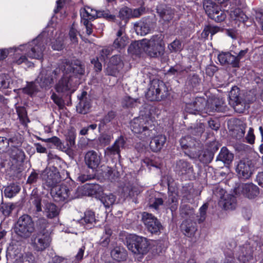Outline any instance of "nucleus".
<instances>
[{
    "label": "nucleus",
    "mask_w": 263,
    "mask_h": 263,
    "mask_svg": "<svg viewBox=\"0 0 263 263\" xmlns=\"http://www.w3.org/2000/svg\"><path fill=\"white\" fill-rule=\"evenodd\" d=\"M238 177L243 179L250 178L252 174V167L248 161L240 160L236 168Z\"/></svg>",
    "instance_id": "dca6fc26"
},
{
    "label": "nucleus",
    "mask_w": 263,
    "mask_h": 263,
    "mask_svg": "<svg viewBox=\"0 0 263 263\" xmlns=\"http://www.w3.org/2000/svg\"><path fill=\"white\" fill-rule=\"evenodd\" d=\"M80 100L79 104L77 106V110L81 114H87L91 107V100L86 91H83L80 96H78Z\"/></svg>",
    "instance_id": "a211bd4d"
},
{
    "label": "nucleus",
    "mask_w": 263,
    "mask_h": 263,
    "mask_svg": "<svg viewBox=\"0 0 263 263\" xmlns=\"http://www.w3.org/2000/svg\"><path fill=\"white\" fill-rule=\"evenodd\" d=\"M142 219L149 232L152 234H157L160 232L162 226L158 219L152 214L147 212L143 213Z\"/></svg>",
    "instance_id": "f8f14e48"
},
{
    "label": "nucleus",
    "mask_w": 263,
    "mask_h": 263,
    "mask_svg": "<svg viewBox=\"0 0 263 263\" xmlns=\"http://www.w3.org/2000/svg\"><path fill=\"white\" fill-rule=\"evenodd\" d=\"M134 28L137 34L145 35L150 32L152 25L149 20H141L135 24Z\"/></svg>",
    "instance_id": "393cba45"
},
{
    "label": "nucleus",
    "mask_w": 263,
    "mask_h": 263,
    "mask_svg": "<svg viewBox=\"0 0 263 263\" xmlns=\"http://www.w3.org/2000/svg\"><path fill=\"white\" fill-rule=\"evenodd\" d=\"M87 189L91 195H100L103 191L102 187L98 184H89L87 185Z\"/></svg>",
    "instance_id": "09e8293b"
},
{
    "label": "nucleus",
    "mask_w": 263,
    "mask_h": 263,
    "mask_svg": "<svg viewBox=\"0 0 263 263\" xmlns=\"http://www.w3.org/2000/svg\"><path fill=\"white\" fill-rule=\"evenodd\" d=\"M85 161L88 167L95 170L100 163L101 158L97 152L90 151L85 154Z\"/></svg>",
    "instance_id": "4be33fe9"
},
{
    "label": "nucleus",
    "mask_w": 263,
    "mask_h": 263,
    "mask_svg": "<svg viewBox=\"0 0 263 263\" xmlns=\"http://www.w3.org/2000/svg\"><path fill=\"white\" fill-rule=\"evenodd\" d=\"M230 16L231 18L234 21L244 23L248 20L247 16L239 8H235L230 11Z\"/></svg>",
    "instance_id": "e433bc0d"
},
{
    "label": "nucleus",
    "mask_w": 263,
    "mask_h": 263,
    "mask_svg": "<svg viewBox=\"0 0 263 263\" xmlns=\"http://www.w3.org/2000/svg\"><path fill=\"white\" fill-rule=\"evenodd\" d=\"M45 31L39 35L36 39L27 44L21 45L15 48V52L18 54L19 51L23 52L28 57L31 59H42L43 57V51L45 49L44 37L47 32L49 37L53 34V28L48 27Z\"/></svg>",
    "instance_id": "f03ea898"
},
{
    "label": "nucleus",
    "mask_w": 263,
    "mask_h": 263,
    "mask_svg": "<svg viewBox=\"0 0 263 263\" xmlns=\"http://www.w3.org/2000/svg\"><path fill=\"white\" fill-rule=\"evenodd\" d=\"M128 43V38L125 32V28L121 26L117 33V38L114 41L113 46L116 48L122 49Z\"/></svg>",
    "instance_id": "b1692460"
},
{
    "label": "nucleus",
    "mask_w": 263,
    "mask_h": 263,
    "mask_svg": "<svg viewBox=\"0 0 263 263\" xmlns=\"http://www.w3.org/2000/svg\"><path fill=\"white\" fill-rule=\"evenodd\" d=\"M122 194L124 197L134 196L133 188L130 184L123 186L122 190Z\"/></svg>",
    "instance_id": "6e6d98bb"
},
{
    "label": "nucleus",
    "mask_w": 263,
    "mask_h": 263,
    "mask_svg": "<svg viewBox=\"0 0 263 263\" xmlns=\"http://www.w3.org/2000/svg\"><path fill=\"white\" fill-rule=\"evenodd\" d=\"M137 46L151 57H161L164 51V44L161 35H153L149 40L143 39Z\"/></svg>",
    "instance_id": "39448f33"
},
{
    "label": "nucleus",
    "mask_w": 263,
    "mask_h": 263,
    "mask_svg": "<svg viewBox=\"0 0 263 263\" xmlns=\"http://www.w3.org/2000/svg\"><path fill=\"white\" fill-rule=\"evenodd\" d=\"M208 204H203L199 209V214L197 216L198 222L200 223L203 222L206 216V211L208 208Z\"/></svg>",
    "instance_id": "8fccbe9b"
},
{
    "label": "nucleus",
    "mask_w": 263,
    "mask_h": 263,
    "mask_svg": "<svg viewBox=\"0 0 263 263\" xmlns=\"http://www.w3.org/2000/svg\"><path fill=\"white\" fill-rule=\"evenodd\" d=\"M111 235V230L108 227H105L103 234L100 240V244L103 247H107L110 241V237Z\"/></svg>",
    "instance_id": "ea45409f"
},
{
    "label": "nucleus",
    "mask_w": 263,
    "mask_h": 263,
    "mask_svg": "<svg viewBox=\"0 0 263 263\" xmlns=\"http://www.w3.org/2000/svg\"><path fill=\"white\" fill-rule=\"evenodd\" d=\"M218 59L222 65H231L233 67H238V62L235 55L229 52H221L218 55Z\"/></svg>",
    "instance_id": "a878e982"
},
{
    "label": "nucleus",
    "mask_w": 263,
    "mask_h": 263,
    "mask_svg": "<svg viewBox=\"0 0 263 263\" xmlns=\"http://www.w3.org/2000/svg\"><path fill=\"white\" fill-rule=\"evenodd\" d=\"M111 256L115 260L120 261L126 259L127 253L123 248L116 247L111 250Z\"/></svg>",
    "instance_id": "c9c22d12"
},
{
    "label": "nucleus",
    "mask_w": 263,
    "mask_h": 263,
    "mask_svg": "<svg viewBox=\"0 0 263 263\" xmlns=\"http://www.w3.org/2000/svg\"><path fill=\"white\" fill-rule=\"evenodd\" d=\"M15 140V138L7 139L5 137H0V153L4 152L10 143H13Z\"/></svg>",
    "instance_id": "3c124183"
},
{
    "label": "nucleus",
    "mask_w": 263,
    "mask_h": 263,
    "mask_svg": "<svg viewBox=\"0 0 263 263\" xmlns=\"http://www.w3.org/2000/svg\"><path fill=\"white\" fill-rule=\"evenodd\" d=\"M238 191L249 199L255 198L259 193L258 186L252 183L240 184L238 187Z\"/></svg>",
    "instance_id": "2eb2a0df"
},
{
    "label": "nucleus",
    "mask_w": 263,
    "mask_h": 263,
    "mask_svg": "<svg viewBox=\"0 0 263 263\" xmlns=\"http://www.w3.org/2000/svg\"><path fill=\"white\" fill-rule=\"evenodd\" d=\"M168 95L164 83L159 80H153L146 94L147 99L151 101H160Z\"/></svg>",
    "instance_id": "1a4fd4ad"
},
{
    "label": "nucleus",
    "mask_w": 263,
    "mask_h": 263,
    "mask_svg": "<svg viewBox=\"0 0 263 263\" xmlns=\"http://www.w3.org/2000/svg\"><path fill=\"white\" fill-rule=\"evenodd\" d=\"M226 17V15L225 13L221 11L219 8L218 12L217 13H215L211 18L216 22H220L224 20Z\"/></svg>",
    "instance_id": "13d9d810"
},
{
    "label": "nucleus",
    "mask_w": 263,
    "mask_h": 263,
    "mask_svg": "<svg viewBox=\"0 0 263 263\" xmlns=\"http://www.w3.org/2000/svg\"><path fill=\"white\" fill-rule=\"evenodd\" d=\"M219 205L225 210H233L236 206V197L230 194H224L219 201Z\"/></svg>",
    "instance_id": "5701e85b"
},
{
    "label": "nucleus",
    "mask_w": 263,
    "mask_h": 263,
    "mask_svg": "<svg viewBox=\"0 0 263 263\" xmlns=\"http://www.w3.org/2000/svg\"><path fill=\"white\" fill-rule=\"evenodd\" d=\"M116 200V196L111 193L104 194L101 198V202L106 208H109L112 205L115 203Z\"/></svg>",
    "instance_id": "37998d69"
},
{
    "label": "nucleus",
    "mask_w": 263,
    "mask_h": 263,
    "mask_svg": "<svg viewBox=\"0 0 263 263\" xmlns=\"http://www.w3.org/2000/svg\"><path fill=\"white\" fill-rule=\"evenodd\" d=\"M8 153L13 164L21 162L25 158L24 152L15 146H13L9 149Z\"/></svg>",
    "instance_id": "c85d7f7f"
},
{
    "label": "nucleus",
    "mask_w": 263,
    "mask_h": 263,
    "mask_svg": "<svg viewBox=\"0 0 263 263\" xmlns=\"http://www.w3.org/2000/svg\"><path fill=\"white\" fill-rule=\"evenodd\" d=\"M41 177L44 180L45 184L51 189L56 187L61 181L59 173L50 170L44 171L41 174Z\"/></svg>",
    "instance_id": "4468645a"
},
{
    "label": "nucleus",
    "mask_w": 263,
    "mask_h": 263,
    "mask_svg": "<svg viewBox=\"0 0 263 263\" xmlns=\"http://www.w3.org/2000/svg\"><path fill=\"white\" fill-rule=\"evenodd\" d=\"M157 11L159 13L160 17L164 21H170L174 17V10L170 7H166L162 10L158 9Z\"/></svg>",
    "instance_id": "58836bf2"
},
{
    "label": "nucleus",
    "mask_w": 263,
    "mask_h": 263,
    "mask_svg": "<svg viewBox=\"0 0 263 263\" xmlns=\"http://www.w3.org/2000/svg\"><path fill=\"white\" fill-rule=\"evenodd\" d=\"M69 37L70 39V40L73 43H76L78 42V38L77 37L78 34L77 30L74 28V27L72 26L70 31H69Z\"/></svg>",
    "instance_id": "774afa93"
},
{
    "label": "nucleus",
    "mask_w": 263,
    "mask_h": 263,
    "mask_svg": "<svg viewBox=\"0 0 263 263\" xmlns=\"http://www.w3.org/2000/svg\"><path fill=\"white\" fill-rule=\"evenodd\" d=\"M14 208V206L12 204H4L2 206V212L3 214L7 216L10 215V214L11 213L12 210Z\"/></svg>",
    "instance_id": "0e129e2a"
},
{
    "label": "nucleus",
    "mask_w": 263,
    "mask_h": 263,
    "mask_svg": "<svg viewBox=\"0 0 263 263\" xmlns=\"http://www.w3.org/2000/svg\"><path fill=\"white\" fill-rule=\"evenodd\" d=\"M181 229L183 234L189 237L194 236L197 230L195 223L192 221L187 220L182 223Z\"/></svg>",
    "instance_id": "c756f323"
},
{
    "label": "nucleus",
    "mask_w": 263,
    "mask_h": 263,
    "mask_svg": "<svg viewBox=\"0 0 263 263\" xmlns=\"http://www.w3.org/2000/svg\"><path fill=\"white\" fill-rule=\"evenodd\" d=\"M188 156L192 159L198 158L199 161L203 163L210 162L213 158L212 154L208 151H202L199 154V147L196 151L190 150Z\"/></svg>",
    "instance_id": "412c9836"
},
{
    "label": "nucleus",
    "mask_w": 263,
    "mask_h": 263,
    "mask_svg": "<svg viewBox=\"0 0 263 263\" xmlns=\"http://www.w3.org/2000/svg\"><path fill=\"white\" fill-rule=\"evenodd\" d=\"M31 200H32L33 204L36 208V211L37 212H41L42 211L41 198L38 196L32 195L31 197Z\"/></svg>",
    "instance_id": "4d7b16f0"
},
{
    "label": "nucleus",
    "mask_w": 263,
    "mask_h": 263,
    "mask_svg": "<svg viewBox=\"0 0 263 263\" xmlns=\"http://www.w3.org/2000/svg\"><path fill=\"white\" fill-rule=\"evenodd\" d=\"M168 49L171 52H176L182 49L181 42L178 40H174L168 45Z\"/></svg>",
    "instance_id": "864d4df0"
},
{
    "label": "nucleus",
    "mask_w": 263,
    "mask_h": 263,
    "mask_svg": "<svg viewBox=\"0 0 263 263\" xmlns=\"http://www.w3.org/2000/svg\"><path fill=\"white\" fill-rule=\"evenodd\" d=\"M78 221L86 229L92 228L96 223L95 213L91 211H86L84 213V217Z\"/></svg>",
    "instance_id": "cd10ccee"
},
{
    "label": "nucleus",
    "mask_w": 263,
    "mask_h": 263,
    "mask_svg": "<svg viewBox=\"0 0 263 263\" xmlns=\"http://www.w3.org/2000/svg\"><path fill=\"white\" fill-rule=\"evenodd\" d=\"M253 131V129L252 127H250L246 138L247 142L251 144H252L254 143L255 138Z\"/></svg>",
    "instance_id": "69168bd1"
},
{
    "label": "nucleus",
    "mask_w": 263,
    "mask_h": 263,
    "mask_svg": "<svg viewBox=\"0 0 263 263\" xmlns=\"http://www.w3.org/2000/svg\"><path fill=\"white\" fill-rule=\"evenodd\" d=\"M125 140L123 137L120 136L114 142V144L107 147L105 151V155L108 156L117 155L120 157V151L125 147Z\"/></svg>",
    "instance_id": "6ab92c4d"
},
{
    "label": "nucleus",
    "mask_w": 263,
    "mask_h": 263,
    "mask_svg": "<svg viewBox=\"0 0 263 263\" xmlns=\"http://www.w3.org/2000/svg\"><path fill=\"white\" fill-rule=\"evenodd\" d=\"M252 250L249 246H247L241 248L238 259L240 261L246 263L252 259Z\"/></svg>",
    "instance_id": "72a5a7b5"
},
{
    "label": "nucleus",
    "mask_w": 263,
    "mask_h": 263,
    "mask_svg": "<svg viewBox=\"0 0 263 263\" xmlns=\"http://www.w3.org/2000/svg\"><path fill=\"white\" fill-rule=\"evenodd\" d=\"M239 92V88L237 86H234L230 90L229 95L230 100L233 102V106L235 111L241 113L245 110V107L242 104Z\"/></svg>",
    "instance_id": "f3484780"
},
{
    "label": "nucleus",
    "mask_w": 263,
    "mask_h": 263,
    "mask_svg": "<svg viewBox=\"0 0 263 263\" xmlns=\"http://www.w3.org/2000/svg\"><path fill=\"white\" fill-rule=\"evenodd\" d=\"M12 84L11 80L8 75L0 74V90L9 88Z\"/></svg>",
    "instance_id": "a18cd8bd"
},
{
    "label": "nucleus",
    "mask_w": 263,
    "mask_h": 263,
    "mask_svg": "<svg viewBox=\"0 0 263 263\" xmlns=\"http://www.w3.org/2000/svg\"><path fill=\"white\" fill-rule=\"evenodd\" d=\"M34 231V222L31 216L27 214L20 216L14 228L15 234L22 239L30 237Z\"/></svg>",
    "instance_id": "6e6552de"
},
{
    "label": "nucleus",
    "mask_w": 263,
    "mask_h": 263,
    "mask_svg": "<svg viewBox=\"0 0 263 263\" xmlns=\"http://www.w3.org/2000/svg\"><path fill=\"white\" fill-rule=\"evenodd\" d=\"M112 137L111 136L107 134H102L99 138L100 143L103 145H107L111 140Z\"/></svg>",
    "instance_id": "680f3d73"
},
{
    "label": "nucleus",
    "mask_w": 263,
    "mask_h": 263,
    "mask_svg": "<svg viewBox=\"0 0 263 263\" xmlns=\"http://www.w3.org/2000/svg\"><path fill=\"white\" fill-rule=\"evenodd\" d=\"M42 140L46 143H52L57 148L61 151H64L66 149L64 143L57 137L54 136L50 138L42 139Z\"/></svg>",
    "instance_id": "a19ab883"
},
{
    "label": "nucleus",
    "mask_w": 263,
    "mask_h": 263,
    "mask_svg": "<svg viewBox=\"0 0 263 263\" xmlns=\"http://www.w3.org/2000/svg\"><path fill=\"white\" fill-rule=\"evenodd\" d=\"M180 214L182 217L185 218H193L194 210L189 205H183L180 209Z\"/></svg>",
    "instance_id": "c03bdc74"
},
{
    "label": "nucleus",
    "mask_w": 263,
    "mask_h": 263,
    "mask_svg": "<svg viewBox=\"0 0 263 263\" xmlns=\"http://www.w3.org/2000/svg\"><path fill=\"white\" fill-rule=\"evenodd\" d=\"M176 170L181 174H185L192 172L193 166L187 162L180 160L177 162Z\"/></svg>",
    "instance_id": "4c0bfd02"
},
{
    "label": "nucleus",
    "mask_w": 263,
    "mask_h": 263,
    "mask_svg": "<svg viewBox=\"0 0 263 263\" xmlns=\"http://www.w3.org/2000/svg\"><path fill=\"white\" fill-rule=\"evenodd\" d=\"M218 99L213 101H206L204 98L197 97L192 102L186 103L185 110L193 114H196L197 111H204L209 114L214 111H220L221 106L218 104Z\"/></svg>",
    "instance_id": "20e7f679"
},
{
    "label": "nucleus",
    "mask_w": 263,
    "mask_h": 263,
    "mask_svg": "<svg viewBox=\"0 0 263 263\" xmlns=\"http://www.w3.org/2000/svg\"><path fill=\"white\" fill-rule=\"evenodd\" d=\"M233 154L226 147H223L218 156L217 159L226 164H230L233 160Z\"/></svg>",
    "instance_id": "f704fd0d"
},
{
    "label": "nucleus",
    "mask_w": 263,
    "mask_h": 263,
    "mask_svg": "<svg viewBox=\"0 0 263 263\" xmlns=\"http://www.w3.org/2000/svg\"><path fill=\"white\" fill-rule=\"evenodd\" d=\"M203 8L210 18L215 13H217L219 10V7L216 5L212 0H204L203 3Z\"/></svg>",
    "instance_id": "473e14b6"
},
{
    "label": "nucleus",
    "mask_w": 263,
    "mask_h": 263,
    "mask_svg": "<svg viewBox=\"0 0 263 263\" xmlns=\"http://www.w3.org/2000/svg\"><path fill=\"white\" fill-rule=\"evenodd\" d=\"M71 189L66 184H61L51 189V194L53 199L57 201H63L68 199L69 198H72L73 197H70Z\"/></svg>",
    "instance_id": "ddd939ff"
},
{
    "label": "nucleus",
    "mask_w": 263,
    "mask_h": 263,
    "mask_svg": "<svg viewBox=\"0 0 263 263\" xmlns=\"http://www.w3.org/2000/svg\"><path fill=\"white\" fill-rule=\"evenodd\" d=\"M60 72V69L55 68L54 70L49 69H42L35 82H31L23 89L24 93L32 96L39 91L36 83H38L41 87L47 88L50 86L54 82V78L58 73Z\"/></svg>",
    "instance_id": "7ed1b4c3"
},
{
    "label": "nucleus",
    "mask_w": 263,
    "mask_h": 263,
    "mask_svg": "<svg viewBox=\"0 0 263 263\" xmlns=\"http://www.w3.org/2000/svg\"><path fill=\"white\" fill-rule=\"evenodd\" d=\"M81 22L91 21L96 18L103 17L108 20H114L115 16L110 14L108 10H99L85 6L80 9Z\"/></svg>",
    "instance_id": "9d476101"
},
{
    "label": "nucleus",
    "mask_w": 263,
    "mask_h": 263,
    "mask_svg": "<svg viewBox=\"0 0 263 263\" xmlns=\"http://www.w3.org/2000/svg\"><path fill=\"white\" fill-rule=\"evenodd\" d=\"M167 202L169 205H171L170 206L171 210L172 211H175L177 208V198L175 196L171 195L168 196Z\"/></svg>",
    "instance_id": "bf43d9fd"
},
{
    "label": "nucleus",
    "mask_w": 263,
    "mask_h": 263,
    "mask_svg": "<svg viewBox=\"0 0 263 263\" xmlns=\"http://www.w3.org/2000/svg\"><path fill=\"white\" fill-rule=\"evenodd\" d=\"M85 247L84 246L81 247L78 250L77 254L75 256V261L76 262L80 261L83 257Z\"/></svg>",
    "instance_id": "338daca9"
},
{
    "label": "nucleus",
    "mask_w": 263,
    "mask_h": 263,
    "mask_svg": "<svg viewBox=\"0 0 263 263\" xmlns=\"http://www.w3.org/2000/svg\"><path fill=\"white\" fill-rule=\"evenodd\" d=\"M60 69V72L55 76L57 79L61 73L62 78L55 86L57 92L64 93L70 91L72 93L76 90V86L79 84L77 77L82 75L84 72V67L80 61L76 60L70 63L66 62L63 64Z\"/></svg>",
    "instance_id": "f257e3e1"
},
{
    "label": "nucleus",
    "mask_w": 263,
    "mask_h": 263,
    "mask_svg": "<svg viewBox=\"0 0 263 263\" xmlns=\"http://www.w3.org/2000/svg\"><path fill=\"white\" fill-rule=\"evenodd\" d=\"M149 246V243L146 238L137 235L133 236L131 240L127 244L129 250L138 254H146Z\"/></svg>",
    "instance_id": "9b49d317"
},
{
    "label": "nucleus",
    "mask_w": 263,
    "mask_h": 263,
    "mask_svg": "<svg viewBox=\"0 0 263 263\" xmlns=\"http://www.w3.org/2000/svg\"><path fill=\"white\" fill-rule=\"evenodd\" d=\"M180 143L182 148L187 149L185 152L187 155H188L190 150L196 151L199 145L198 142L190 136H186L181 138Z\"/></svg>",
    "instance_id": "bb28decb"
},
{
    "label": "nucleus",
    "mask_w": 263,
    "mask_h": 263,
    "mask_svg": "<svg viewBox=\"0 0 263 263\" xmlns=\"http://www.w3.org/2000/svg\"><path fill=\"white\" fill-rule=\"evenodd\" d=\"M44 213L47 218H53L59 215L60 209L55 204L47 202L44 205Z\"/></svg>",
    "instance_id": "7c9ffc66"
},
{
    "label": "nucleus",
    "mask_w": 263,
    "mask_h": 263,
    "mask_svg": "<svg viewBox=\"0 0 263 263\" xmlns=\"http://www.w3.org/2000/svg\"><path fill=\"white\" fill-rule=\"evenodd\" d=\"M123 67V64L120 57L112 56L110 59L109 65L107 67V73L109 75L117 76Z\"/></svg>",
    "instance_id": "aec40b11"
},
{
    "label": "nucleus",
    "mask_w": 263,
    "mask_h": 263,
    "mask_svg": "<svg viewBox=\"0 0 263 263\" xmlns=\"http://www.w3.org/2000/svg\"><path fill=\"white\" fill-rule=\"evenodd\" d=\"M13 63L17 65H20L22 63H26L28 66H30L32 64L31 63L28 62L27 59L25 55H22L20 57L16 56L13 60Z\"/></svg>",
    "instance_id": "052dcab7"
},
{
    "label": "nucleus",
    "mask_w": 263,
    "mask_h": 263,
    "mask_svg": "<svg viewBox=\"0 0 263 263\" xmlns=\"http://www.w3.org/2000/svg\"><path fill=\"white\" fill-rule=\"evenodd\" d=\"M116 116L115 112L113 111H110L108 114L105 115L102 120V122L103 124H107L112 120Z\"/></svg>",
    "instance_id": "e2e57ef3"
},
{
    "label": "nucleus",
    "mask_w": 263,
    "mask_h": 263,
    "mask_svg": "<svg viewBox=\"0 0 263 263\" xmlns=\"http://www.w3.org/2000/svg\"><path fill=\"white\" fill-rule=\"evenodd\" d=\"M153 119L149 115L135 118L130 122V128L133 133L141 134V138L149 137L152 136Z\"/></svg>",
    "instance_id": "0eeeda50"
},
{
    "label": "nucleus",
    "mask_w": 263,
    "mask_h": 263,
    "mask_svg": "<svg viewBox=\"0 0 263 263\" xmlns=\"http://www.w3.org/2000/svg\"><path fill=\"white\" fill-rule=\"evenodd\" d=\"M130 12H132V9L127 7H123L119 11V15L122 20L123 24L122 26H123V27L127 23V18L130 17Z\"/></svg>",
    "instance_id": "49530a36"
},
{
    "label": "nucleus",
    "mask_w": 263,
    "mask_h": 263,
    "mask_svg": "<svg viewBox=\"0 0 263 263\" xmlns=\"http://www.w3.org/2000/svg\"><path fill=\"white\" fill-rule=\"evenodd\" d=\"M34 257L30 253H25L20 258L18 263H33Z\"/></svg>",
    "instance_id": "5fc2aeb1"
},
{
    "label": "nucleus",
    "mask_w": 263,
    "mask_h": 263,
    "mask_svg": "<svg viewBox=\"0 0 263 263\" xmlns=\"http://www.w3.org/2000/svg\"><path fill=\"white\" fill-rule=\"evenodd\" d=\"M166 142V137L164 135H158L155 137L151 141L149 146L154 152H158L163 147Z\"/></svg>",
    "instance_id": "2f4dec72"
},
{
    "label": "nucleus",
    "mask_w": 263,
    "mask_h": 263,
    "mask_svg": "<svg viewBox=\"0 0 263 263\" xmlns=\"http://www.w3.org/2000/svg\"><path fill=\"white\" fill-rule=\"evenodd\" d=\"M64 36V35L61 33L55 41L52 43V48L53 50H61L63 48Z\"/></svg>",
    "instance_id": "603ef678"
},
{
    "label": "nucleus",
    "mask_w": 263,
    "mask_h": 263,
    "mask_svg": "<svg viewBox=\"0 0 263 263\" xmlns=\"http://www.w3.org/2000/svg\"><path fill=\"white\" fill-rule=\"evenodd\" d=\"M163 203V200L160 197H156V195L152 196L148 199L149 206L155 209H157L160 205H162Z\"/></svg>",
    "instance_id": "de8ad7c7"
},
{
    "label": "nucleus",
    "mask_w": 263,
    "mask_h": 263,
    "mask_svg": "<svg viewBox=\"0 0 263 263\" xmlns=\"http://www.w3.org/2000/svg\"><path fill=\"white\" fill-rule=\"evenodd\" d=\"M20 186L16 184H12L8 186L4 190V193L6 197L12 198L15 196L20 191Z\"/></svg>",
    "instance_id": "79ce46f5"
},
{
    "label": "nucleus",
    "mask_w": 263,
    "mask_h": 263,
    "mask_svg": "<svg viewBox=\"0 0 263 263\" xmlns=\"http://www.w3.org/2000/svg\"><path fill=\"white\" fill-rule=\"evenodd\" d=\"M40 226V230L36 234L33 235L31 238V245L34 250L37 251H42L47 248L50 244L51 238L50 232L46 228L48 226V223L45 219L39 220Z\"/></svg>",
    "instance_id": "423d86ee"
}]
</instances>
